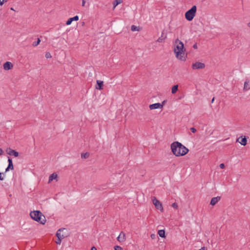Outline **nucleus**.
Instances as JSON below:
<instances>
[{
  "label": "nucleus",
  "instance_id": "obj_1",
  "mask_svg": "<svg viewBox=\"0 0 250 250\" xmlns=\"http://www.w3.org/2000/svg\"><path fill=\"white\" fill-rule=\"evenodd\" d=\"M171 152L175 156H183L187 154L189 149L181 143L175 141L173 142L170 145Z\"/></svg>",
  "mask_w": 250,
  "mask_h": 250
},
{
  "label": "nucleus",
  "instance_id": "obj_2",
  "mask_svg": "<svg viewBox=\"0 0 250 250\" xmlns=\"http://www.w3.org/2000/svg\"><path fill=\"white\" fill-rule=\"evenodd\" d=\"M175 43L176 45L174 47V52L176 58L181 61H186V58L183 56L186 51L183 42L178 39H177L175 41Z\"/></svg>",
  "mask_w": 250,
  "mask_h": 250
},
{
  "label": "nucleus",
  "instance_id": "obj_3",
  "mask_svg": "<svg viewBox=\"0 0 250 250\" xmlns=\"http://www.w3.org/2000/svg\"><path fill=\"white\" fill-rule=\"evenodd\" d=\"M31 218L34 220L44 225L46 222L45 216L39 210H34L30 213Z\"/></svg>",
  "mask_w": 250,
  "mask_h": 250
},
{
  "label": "nucleus",
  "instance_id": "obj_4",
  "mask_svg": "<svg viewBox=\"0 0 250 250\" xmlns=\"http://www.w3.org/2000/svg\"><path fill=\"white\" fill-rule=\"evenodd\" d=\"M197 10L196 5H193L189 10H188L185 13V18L188 21H191L195 16Z\"/></svg>",
  "mask_w": 250,
  "mask_h": 250
},
{
  "label": "nucleus",
  "instance_id": "obj_5",
  "mask_svg": "<svg viewBox=\"0 0 250 250\" xmlns=\"http://www.w3.org/2000/svg\"><path fill=\"white\" fill-rule=\"evenodd\" d=\"M152 202L157 209L160 210L161 212L163 211V208L162 203L154 196L153 197Z\"/></svg>",
  "mask_w": 250,
  "mask_h": 250
},
{
  "label": "nucleus",
  "instance_id": "obj_6",
  "mask_svg": "<svg viewBox=\"0 0 250 250\" xmlns=\"http://www.w3.org/2000/svg\"><path fill=\"white\" fill-rule=\"evenodd\" d=\"M205 67V64L204 63L197 62L195 63H192V68L193 69H203Z\"/></svg>",
  "mask_w": 250,
  "mask_h": 250
},
{
  "label": "nucleus",
  "instance_id": "obj_7",
  "mask_svg": "<svg viewBox=\"0 0 250 250\" xmlns=\"http://www.w3.org/2000/svg\"><path fill=\"white\" fill-rule=\"evenodd\" d=\"M165 102H166V101H164L162 102V104L159 103L151 104L149 105V107L150 109H151V110L158 109V108H162L163 107V105L164 104Z\"/></svg>",
  "mask_w": 250,
  "mask_h": 250
},
{
  "label": "nucleus",
  "instance_id": "obj_8",
  "mask_svg": "<svg viewBox=\"0 0 250 250\" xmlns=\"http://www.w3.org/2000/svg\"><path fill=\"white\" fill-rule=\"evenodd\" d=\"M6 153L10 155H13L15 157H17L19 155V153L18 152L16 151L15 150L12 149L11 148L9 147L6 149Z\"/></svg>",
  "mask_w": 250,
  "mask_h": 250
},
{
  "label": "nucleus",
  "instance_id": "obj_9",
  "mask_svg": "<svg viewBox=\"0 0 250 250\" xmlns=\"http://www.w3.org/2000/svg\"><path fill=\"white\" fill-rule=\"evenodd\" d=\"M8 165L7 167L5 169V172L8 171L10 169L13 170L14 169V166L13 164L12 160L11 158L8 157Z\"/></svg>",
  "mask_w": 250,
  "mask_h": 250
},
{
  "label": "nucleus",
  "instance_id": "obj_10",
  "mask_svg": "<svg viewBox=\"0 0 250 250\" xmlns=\"http://www.w3.org/2000/svg\"><path fill=\"white\" fill-rule=\"evenodd\" d=\"M13 67V64L10 62H6L3 64V68L6 70H9Z\"/></svg>",
  "mask_w": 250,
  "mask_h": 250
},
{
  "label": "nucleus",
  "instance_id": "obj_11",
  "mask_svg": "<svg viewBox=\"0 0 250 250\" xmlns=\"http://www.w3.org/2000/svg\"><path fill=\"white\" fill-rule=\"evenodd\" d=\"M237 141L239 142L242 145L245 146L247 144V140L246 136L243 137L242 136L237 139Z\"/></svg>",
  "mask_w": 250,
  "mask_h": 250
},
{
  "label": "nucleus",
  "instance_id": "obj_12",
  "mask_svg": "<svg viewBox=\"0 0 250 250\" xmlns=\"http://www.w3.org/2000/svg\"><path fill=\"white\" fill-rule=\"evenodd\" d=\"M79 19V16L76 15L74 17L70 18L66 21V24L68 25L71 24L73 21H77Z\"/></svg>",
  "mask_w": 250,
  "mask_h": 250
},
{
  "label": "nucleus",
  "instance_id": "obj_13",
  "mask_svg": "<svg viewBox=\"0 0 250 250\" xmlns=\"http://www.w3.org/2000/svg\"><path fill=\"white\" fill-rule=\"evenodd\" d=\"M96 88L98 90H102L103 89L104 82L102 81L97 80Z\"/></svg>",
  "mask_w": 250,
  "mask_h": 250
},
{
  "label": "nucleus",
  "instance_id": "obj_14",
  "mask_svg": "<svg viewBox=\"0 0 250 250\" xmlns=\"http://www.w3.org/2000/svg\"><path fill=\"white\" fill-rule=\"evenodd\" d=\"M117 240L120 242H124L125 240V234L122 231L117 237Z\"/></svg>",
  "mask_w": 250,
  "mask_h": 250
},
{
  "label": "nucleus",
  "instance_id": "obj_15",
  "mask_svg": "<svg viewBox=\"0 0 250 250\" xmlns=\"http://www.w3.org/2000/svg\"><path fill=\"white\" fill-rule=\"evenodd\" d=\"M221 199L220 196H217L216 197H213L210 201V204L212 206H214L217 202H218Z\"/></svg>",
  "mask_w": 250,
  "mask_h": 250
},
{
  "label": "nucleus",
  "instance_id": "obj_16",
  "mask_svg": "<svg viewBox=\"0 0 250 250\" xmlns=\"http://www.w3.org/2000/svg\"><path fill=\"white\" fill-rule=\"evenodd\" d=\"M166 38L167 35L164 34V31H163L162 32L161 36L157 39V42H163L164 41Z\"/></svg>",
  "mask_w": 250,
  "mask_h": 250
},
{
  "label": "nucleus",
  "instance_id": "obj_17",
  "mask_svg": "<svg viewBox=\"0 0 250 250\" xmlns=\"http://www.w3.org/2000/svg\"><path fill=\"white\" fill-rule=\"evenodd\" d=\"M250 89V83H249V82L246 80L244 84V91H247Z\"/></svg>",
  "mask_w": 250,
  "mask_h": 250
},
{
  "label": "nucleus",
  "instance_id": "obj_18",
  "mask_svg": "<svg viewBox=\"0 0 250 250\" xmlns=\"http://www.w3.org/2000/svg\"><path fill=\"white\" fill-rule=\"evenodd\" d=\"M65 229H59L58 230V231H57V233H56V236L57 237H60V238H64L65 237V236H64L63 235H61V231Z\"/></svg>",
  "mask_w": 250,
  "mask_h": 250
},
{
  "label": "nucleus",
  "instance_id": "obj_19",
  "mask_svg": "<svg viewBox=\"0 0 250 250\" xmlns=\"http://www.w3.org/2000/svg\"><path fill=\"white\" fill-rule=\"evenodd\" d=\"M158 234L160 236V237L162 238H165V230L164 229L159 230L158 231Z\"/></svg>",
  "mask_w": 250,
  "mask_h": 250
},
{
  "label": "nucleus",
  "instance_id": "obj_20",
  "mask_svg": "<svg viewBox=\"0 0 250 250\" xmlns=\"http://www.w3.org/2000/svg\"><path fill=\"white\" fill-rule=\"evenodd\" d=\"M57 174L56 173H53L51 174L49 177V182H50L54 179H56L57 178Z\"/></svg>",
  "mask_w": 250,
  "mask_h": 250
},
{
  "label": "nucleus",
  "instance_id": "obj_21",
  "mask_svg": "<svg viewBox=\"0 0 250 250\" xmlns=\"http://www.w3.org/2000/svg\"><path fill=\"white\" fill-rule=\"evenodd\" d=\"M178 90V85H174L172 87L171 93L174 94H175Z\"/></svg>",
  "mask_w": 250,
  "mask_h": 250
},
{
  "label": "nucleus",
  "instance_id": "obj_22",
  "mask_svg": "<svg viewBox=\"0 0 250 250\" xmlns=\"http://www.w3.org/2000/svg\"><path fill=\"white\" fill-rule=\"evenodd\" d=\"M123 1L122 0H114V1L113 2V9L116 7L118 4L122 3Z\"/></svg>",
  "mask_w": 250,
  "mask_h": 250
},
{
  "label": "nucleus",
  "instance_id": "obj_23",
  "mask_svg": "<svg viewBox=\"0 0 250 250\" xmlns=\"http://www.w3.org/2000/svg\"><path fill=\"white\" fill-rule=\"evenodd\" d=\"M131 30L132 31H139L140 30V28H139V26H135L134 25H132L131 26Z\"/></svg>",
  "mask_w": 250,
  "mask_h": 250
},
{
  "label": "nucleus",
  "instance_id": "obj_24",
  "mask_svg": "<svg viewBox=\"0 0 250 250\" xmlns=\"http://www.w3.org/2000/svg\"><path fill=\"white\" fill-rule=\"evenodd\" d=\"M89 156V153L88 152H85L84 153L81 154L82 158L86 159L88 158Z\"/></svg>",
  "mask_w": 250,
  "mask_h": 250
},
{
  "label": "nucleus",
  "instance_id": "obj_25",
  "mask_svg": "<svg viewBox=\"0 0 250 250\" xmlns=\"http://www.w3.org/2000/svg\"><path fill=\"white\" fill-rule=\"evenodd\" d=\"M40 42H41V40H40V38H38V40L37 41L33 42L32 45L35 47L37 46V45H38V44H39Z\"/></svg>",
  "mask_w": 250,
  "mask_h": 250
},
{
  "label": "nucleus",
  "instance_id": "obj_26",
  "mask_svg": "<svg viewBox=\"0 0 250 250\" xmlns=\"http://www.w3.org/2000/svg\"><path fill=\"white\" fill-rule=\"evenodd\" d=\"M115 250H123V248L119 246H115L114 247Z\"/></svg>",
  "mask_w": 250,
  "mask_h": 250
},
{
  "label": "nucleus",
  "instance_id": "obj_27",
  "mask_svg": "<svg viewBox=\"0 0 250 250\" xmlns=\"http://www.w3.org/2000/svg\"><path fill=\"white\" fill-rule=\"evenodd\" d=\"M57 238H58V239H57V241H56V243L57 244H61V242H62V238H60V237H57Z\"/></svg>",
  "mask_w": 250,
  "mask_h": 250
},
{
  "label": "nucleus",
  "instance_id": "obj_28",
  "mask_svg": "<svg viewBox=\"0 0 250 250\" xmlns=\"http://www.w3.org/2000/svg\"><path fill=\"white\" fill-rule=\"evenodd\" d=\"M4 173L0 172V180L2 181L4 180Z\"/></svg>",
  "mask_w": 250,
  "mask_h": 250
},
{
  "label": "nucleus",
  "instance_id": "obj_29",
  "mask_svg": "<svg viewBox=\"0 0 250 250\" xmlns=\"http://www.w3.org/2000/svg\"><path fill=\"white\" fill-rule=\"evenodd\" d=\"M8 0H2V1L0 0V5H2L4 3L6 2Z\"/></svg>",
  "mask_w": 250,
  "mask_h": 250
},
{
  "label": "nucleus",
  "instance_id": "obj_30",
  "mask_svg": "<svg viewBox=\"0 0 250 250\" xmlns=\"http://www.w3.org/2000/svg\"><path fill=\"white\" fill-rule=\"evenodd\" d=\"M172 207L175 208H178V205H177V204L176 203H174L172 204Z\"/></svg>",
  "mask_w": 250,
  "mask_h": 250
},
{
  "label": "nucleus",
  "instance_id": "obj_31",
  "mask_svg": "<svg viewBox=\"0 0 250 250\" xmlns=\"http://www.w3.org/2000/svg\"><path fill=\"white\" fill-rule=\"evenodd\" d=\"M45 57L46 58H50L51 57V54L49 53H46L45 54Z\"/></svg>",
  "mask_w": 250,
  "mask_h": 250
},
{
  "label": "nucleus",
  "instance_id": "obj_32",
  "mask_svg": "<svg viewBox=\"0 0 250 250\" xmlns=\"http://www.w3.org/2000/svg\"><path fill=\"white\" fill-rule=\"evenodd\" d=\"M190 130L192 133H195L196 132V129L194 127H191L190 128Z\"/></svg>",
  "mask_w": 250,
  "mask_h": 250
},
{
  "label": "nucleus",
  "instance_id": "obj_33",
  "mask_svg": "<svg viewBox=\"0 0 250 250\" xmlns=\"http://www.w3.org/2000/svg\"><path fill=\"white\" fill-rule=\"evenodd\" d=\"M219 167H220L221 169H223V168H225V166L224 164L222 163V164H220Z\"/></svg>",
  "mask_w": 250,
  "mask_h": 250
},
{
  "label": "nucleus",
  "instance_id": "obj_34",
  "mask_svg": "<svg viewBox=\"0 0 250 250\" xmlns=\"http://www.w3.org/2000/svg\"><path fill=\"white\" fill-rule=\"evenodd\" d=\"M86 0H82V6L83 7L85 6Z\"/></svg>",
  "mask_w": 250,
  "mask_h": 250
},
{
  "label": "nucleus",
  "instance_id": "obj_35",
  "mask_svg": "<svg viewBox=\"0 0 250 250\" xmlns=\"http://www.w3.org/2000/svg\"><path fill=\"white\" fill-rule=\"evenodd\" d=\"M193 48L194 49H197V44L196 43H195L193 45Z\"/></svg>",
  "mask_w": 250,
  "mask_h": 250
},
{
  "label": "nucleus",
  "instance_id": "obj_36",
  "mask_svg": "<svg viewBox=\"0 0 250 250\" xmlns=\"http://www.w3.org/2000/svg\"><path fill=\"white\" fill-rule=\"evenodd\" d=\"M3 150L0 148V155L3 154Z\"/></svg>",
  "mask_w": 250,
  "mask_h": 250
},
{
  "label": "nucleus",
  "instance_id": "obj_37",
  "mask_svg": "<svg viewBox=\"0 0 250 250\" xmlns=\"http://www.w3.org/2000/svg\"><path fill=\"white\" fill-rule=\"evenodd\" d=\"M155 235L154 234H152L151 235V238L152 239H154L155 238Z\"/></svg>",
  "mask_w": 250,
  "mask_h": 250
},
{
  "label": "nucleus",
  "instance_id": "obj_38",
  "mask_svg": "<svg viewBox=\"0 0 250 250\" xmlns=\"http://www.w3.org/2000/svg\"><path fill=\"white\" fill-rule=\"evenodd\" d=\"M91 250H97V249H96V247H95L94 246H93V247L91 248Z\"/></svg>",
  "mask_w": 250,
  "mask_h": 250
},
{
  "label": "nucleus",
  "instance_id": "obj_39",
  "mask_svg": "<svg viewBox=\"0 0 250 250\" xmlns=\"http://www.w3.org/2000/svg\"><path fill=\"white\" fill-rule=\"evenodd\" d=\"M214 99H215V98H214V97H213V98L212 99L211 101V103H213V102H214Z\"/></svg>",
  "mask_w": 250,
  "mask_h": 250
},
{
  "label": "nucleus",
  "instance_id": "obj_40",
  "mask_svg": "<svg viewBox=\"0 0 250 250\" xmlns=\"http://www.w3.org/2000/svg\"><path fill=\"white\" fill-rule=\"evenodd\" d=\"M248 25L249 27H250V22L248 23Z\"/></svg>",
  "mask_w": 250,
  "mask_h": 250
},
{
  "label": "nucleus",
  "instance_id": "obj_41",
  "mask_svg": "<svg viewBox=\"0 0 250 250\" xmlns=\"http://www.w3.org/2000/svg\"><path fill=\"white\" fill-rule=\"evenodd\" d=\"M10 9H11V10L14 11V8H13V7H11V8H10Z\"/></svg>",
  "mask_w": 250,
  "mask_h": 250
}]
</instances>
